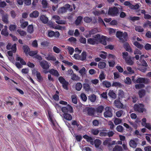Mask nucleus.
Returning <instances> with one entry per match:
<instances>
[{
	"instance_id": "57",
	"label": "nucleus",
	"mask_w": 151,
	"mask_h": 151,
	"mask_svg": "<svg viewBox=\"0 0 151 151\" xmlns=\"http://www.w3.org/2000/svg\"><path fill=\"white\" fill-rule=\"evenodd\" d=\"M83 19V17L81 16L78 17L76 21V24L77 25L79 24L81 22Z\"/></svg>"
},
{
	"instance_id": "19",
	"label": "nucleus",
	"mask_w": 151,
	"mask_h": 151,
	"mask_svg": "<svg viewBox=\"0 0 151 151\" xmlns=\"http://www.w3.org/2000/svg\"><path fill=\"white\" fill-rule=\"evenodd\" d=\"M7 26H5L4 28L1 31V34L5 36H7L9 35V33L7 31Z\"/></svg>"
},
{
	"instance_id": "42",
	"label": "nucleus",
	"mask_w": 151,
	"mask_h": 151,
	"mask_svg": "<svg viewBox=\"0 0 151 151\" xmlns=\"http://www.w3.org/2000/svg\"><path fill=\"white\" fill-rule=\"evenodd\" d=\"M86 52H83L81 53V55L80 56V60H85L86 58Z\"/></svg>"
},
{
	"instance_id": "39",
	"label": "nucleus",
	"mask_w": 151,
	"mask_h": 151,
	"mask_svg": "<svg viewBox=\"0 0 151 151\" xmlns=\"http://www.w3.org/2000/svg\"><path fill=\"white\" fill-rule=\"evenodd\" d=\"M17 32L21 36H24L27 34L26 32L21 29H18L17 30Z\"/></svg>"
},
{
	"instance_id": "49",
	"label": "nucleus",
	"mask_w": 151,
	"mask_h": 151,
	"mask_svg": "<svg viewBox=\"0 0 151 151\" xmlns=\"http://www.w3.org/2000/svg\"><path fill=\"white\" fill-rule=\"evenodd\" d=\"M33 25H29L27 28V32L30 33H32L33 32Z\"/></svg>"
},
{
	"instance_id": "9",
	"label": "nucleus",
	"mask_w": 151,
	"mask_h": 151,
	"mask_svg": "<svg viewBox=\"0 0 151 151\" xmlns=\"http://www.w3.org/2000/svg\"><path fill=\"white\" fill-rule=\"evenodd\" d=\"M118 9L115 7L109 8L108 12V14L112 16H117L119 13Z\"/></svg>"
},
{
	"instance_id": "15",
	"label": "nucleus",
	"mask_w": 151,
	"mask_h": 151,
	"mask_svg": "<svg viewBox=\"0 0 151 151\" xmlns=\"http://www.w3.org/2000/svg\"><path fill=\"white\" fill-rule=\"evenodd\" d=\"M52 18L56 20V22L59 24H65V22L63 20H60V17L57 15H54L52 17Z\"/></svg>"
},
{
	"instance_id": "37",
	"label": "nucleus",
	"mask_w": 151,
	"mask_h": 151,
	"mask_svg": "<svg viewBox=\"0 0 151 151\" xmlns=\"http://www.w3.org/2000/svg\"><path fill=\"white\" fill-rule=\"evenodd\" d=\"M106 65L105 63L104 62H100L98 64V67L100 69L104 68Z\"/></svg>"
},
{
	"instance_id": "2",
	"label": "nucleus",
	"mask_w": 151,
	"mask_h": 151,
	"mask_svg": "<svg viewBox=\"0 0 151 151\" xmlns=\"http://www.w3.org/2000/svg\"><path fill=\"white\" fill-rule=\"evenodd\" d=\"M83 137L86 139L87 141L90 142L91 145L94 144L95 147H98L101 143V141L99 139H96L93 142L92 138L87 135H84L83 136Z\"/></svg>"
},
{
	"instance_id": "47",
	"label": "nucleus",
	"mask_w": 151,
	"mask_h": 151,
	"mask_svg": "<svg viewBox=\"0 0 151 151\" xmlns=\"http://www.w3.org/2000/svg\"><path fill=\"white\" fill-rule=\"evenodd\" d=\"M99 78L101 81L104 79L105 78V75L103 71H101L99 76Z\"/></svg>"
},
{
	"instance_id": "36",
	"label": "nucleus",
	"mask_w": 151,
	"mask_h": 151,
	"mask_svg": "<svg viewBox=\"0 0 151 151\" xmlns=\"http://www.w3.org/2000/svg\"><path fill=\"white\" fill-rule=\"evenodd\" d=\"M122 148L119 145L116 146L111 151H122Z\"/></svg>"
},
{
	"instance_id": "14",
	"label": "nucleus",
	"mask_w": 151,
	"mask_h": 151,
	"mask_svg": "<svg viewBox=\"0 0 151 151\" xmlns=\"http://www.w3.org/2000/svg\"><path fill=\"white\" fill-rule=\"evenodd\" d=\"M100 31V29H99L97 28H95L90 31L89 32V34L85 35V36L86 37H91L92 35Z\"/></svg>"
},
{
	"instance_id": "12",
	"label": "nucleus",
	"mask_w": 151,
	"mask_h": 151,
	"mask_svg": "<svg viewBox=\"0 0 151 151\" xmlns=\"http://www.w3.org/2000/svg\"><path fill=\"white\" fill-rule=\"evenodd\" d=\"M70 5L68 4H65L64 6L60 8L58 10V13L59 14H60L65 13L67 10L70 8Z\"/></svg>"
},
{
	"instance_id": "8",
	"label": "nucleus",
	"mask_w": 151,
	"mask_h": 151,
	"mask_svg": "<svg viewBox=\"0 0 151 151\" xmlns=\"http://www.w3.org/2000/svg\"><path fill=\"white\" fill-rule=\"evenodd\" d=\"M134 108L135 111L140 112H143L146 111L144 105L142 104H135Z\"/></svg>"
},
{
	"instance_id": "17",
	"label": "nucleus",
	"mask_w": 151,
	"mask_h": 151,
	"mask_svg": "<svg viewBox=\"0 0 151 151\" xmlns=\"http://www.w3.org/2000/svg\"><path fill=\"white\" fill-rule=\"evenodd\" d=\"M32 74L36 76L38 80L40 81L42 80V78L41 76L40 73L35 70H34L32 71Z\"/></svg>"
},
{
	"instance_id": "24",
	"label": "nucleus",
	"mask_w": 151,
	"mask_h": 151,
	"mask_svg": "<svg viewBox=\"0 0 151 151\" xmlns=\"http://www.w3.org/2000/svg\"><path fill=\"white\" fill-rule=\"evenodd\" d=\"M129 144L130 146L133 148H135L137 145V142L135 140L131 139L129 142Z\"/></svg>"
},
{
	"instance_id": "1",
	"label": "nucleus",
	"mask_w": 151,
	"mask_h": 151,
	"mask_svg": "<svg viewBox=\"0 0 151 151\" xmlns=\"http://www.w3.org/2000/svg\"><path fill=\"white\" fill-rule=\"evenodd\" d=\"M149 79L144 77H138L135 81V83H138L135 85L136 89H138L144 88L145 86L144 84H147L150 83Z\"/></svg>"
},
{
	"instance_id": "55",
	"label": "nucleus",
	"mask_w": 151,
	"mask_h": 151,
	"mask_svg": "<svg viewBox=\"0 0 151 151\" xmlns=\"http://www.w3.org/2000/svg\"><path fill=\"white\" fill-rule=\"evenodd\" d=\"M116 144V141H113L111 142V143H109V145L108 146L109 150H111L112 148V145H115Z\"/></svg>"
},
{
	"instance_id": "54",
	"label": "nucleus",
	"mask_w": 151,
	"mask_h": 151,
	"mask_svg": "<svg viewBox=\"0 0 151 151\" xmlns=\"http://www.w3.org/2000/svg\"><path fill=\"white\" fill-rule=\"evenodd\" d=\"M149 26V27L151 28V22L149 21H147L144 24L143 27H146Z\"/></svg>"
},
{
	"instance_id": "56",
	"label": "nucleus",
	"mask_w": 151,
	"mask_h": 151,
	"mask_svg": "<svg viewBox=\"0 0 151 151\" xmlns=\"http://www.w3.org/2000/svg\"><path fill=\"white\" fill-rule=\"evenodd\" d=\"M95 112H96L92 108L89 109L88 110V114L89 115H93Z\"/></svg>"
},
{
	"instance_id": "53",
	"label": "nucleus",
	"mask_w": 151,
	"mask_h": 151,
	"mask_svg": "<svg viewBox=\"0 0 151 151\" xmlns=\"http://www.w3.org/2000/svg\"><path fill=\"white\" fill-rule=\"evenodd\" d=\"M125 62L127 63L129 65H132L134 63L133 61L131 60L130 57H129Z\"/></svg>"
},
{
	"instance_id": "21",
	"label": "nucleus",
	"mask_w": 151,
	"mask_h": 151,
	"mask_svg": "<svg viewBox=\"0 0 151 151\" xmlns=\"http://www.w3.org/2000/svg\"><path fill=\"white\" fill-rule=\"evenodd\" d=\"M40 19L41 21L44 24H46L48 21V19L45 15H42L40 16Z\"/></svg>"
},
{
	"instance_id": "63",
	"label": "nucleus",
	"mask_w": 151,
	"mask_h": 151,
	"mask_svg": "<svg viewBox=\"0 0 151 151\" xmlns=\"http://www.w3.org/2000/svg\"><path fill=\"white\" fill-rule=\"evenodd\" d=\"M38 53V51L37 50H35L33 51H29L28 55L30 56H33L36 54Z\"/></svg>"
},
{
	"instance_id": "26",
	"label": "nucleus",
	"mask_w": 151,
	"mask_h": 151,
	"mask_svg": "<svg viewBox=\"0 0 151 151\" xmlns=\"http://www.w3.org/2000/svg\"><path fill=\"white\" fill-rule=\"evenodd\" d=\"M133 44L137 48L141 50L143 48V45L140 44L137 41H132Z\"/></svg>"
},
{
	"instance_id": "7",
	"label": "nucleus",
	"mask_w": 151,
	"mask_h": 151,
	"mask_svg": "<svg viewBox=\"0 0 151 151\" xmlns=\"http://www.w3.org/2000/svg\"><path fill=\"white\" fill-rule=\"evenodd\" d=\"M40 53L45 57V58L46 60L48 61H55L56 60L55 57L52 55L51 53H49L47 54L46 53L42 51H41Z\"/></svg>"
},
{
	"instance_id": "62",
	"label": "nucleus",
	"mask_w": 151,
	"mask_h": 151,
	"mask_svg": "<svg viewBox=\"0 0 151 151\" xmlns=\"http://www.w3.org/2000/svg\"><path fill=\"white\" fill-rule=\"evenodd\" d=\"M139 4H137L134 5L132 4L130 9H138L140 7Z\"/></svg>"
},
{
	"instance_id": "32",
	"label": "nucleus",
	"mask_w": 151,
	"mask_h": 151,
	"mask_svg": "<svg viewBox=\"0 0 151 151\" xmlns=\"http://www.w3.org/2000/svg\"><path fill=\"white\" fill-rule=\"evenodd\" d=\"M79 73L82 76H83L86 75V71L85 68L84 67H83L79 71Z\"/></svg>"
},
{
	"instance_id": "6",
	"label": "nucleus",
	"mask_w": 151,
	"mask_h": 151,
	"mask_svg": "<svg viewBox=\"0 0 151 151\" xmlns=\"http://www.w3.org/2000/svg\"><path fill=\"white\" fill-rule=\"evenodd\" d=\"M16 60L17 61H19L21 64L19 62H16L15 65L18 68H20L22 67V65H26V63L22 58L19 56L17 55H16Z\"/></svg>"
},
{
	"instance_id": "11",
	"label": "nucleus",
	"mask_w": 151,
	"mask_h": 151,
	"mask_svg": "<svg viewBox=\"0 0 151 151\" xmlns=\"http://www.w3.org/2000/svg\"><path fill=\"white\" fill-rule=\"evenodd\" d=\"M40 65L44 70L48 69L50 65V63L46 60H43L40 62Z\"/></svg>"
},
{
	"instance_id": "13",
	"label": "nucleus",
	"mask_w": 151,
	"mask_h": 151,
	"mask_svg": "<svg viewBox=\"0 0 151 151\" xmlns=\"http://www.w3.org/2000/svg\"><path fill=\"white\" fill-rule=\"evenodd\" d=\"M105 111L104 113V116L105 117H111L112 116V114L111 112V109L108 107L106 108L105 109Z\"/></svg>"
},
{
	"instance_id": "23",
	"label": "nucleus",
	"mask_w": 151,
	"mask_h": 151,
	"mask_svg": "<svg viewBox=\"0 0 151 151\" xmlns=\"http://www.w3.org/2000/svg\"><path fill=\"white\" fill-rule=\"evenodd\" d=\"M20 22L21 24V26L22 28L26 27L28 25V22L27 21H24L23 19H21L20 20Z\"/></svg>"
},
{
	"instance_id": "52",
	"label": "nucleus",
	"mask_w": 151,
	"mask_h": 151,
	"mask_svg": "<svg viewBox=\"0 0 151 151\" xmlns=\"http://www.w3.org/2000/svg\"><path fill=\"white\" fill-rule=\"evenodd\" d=\"M52 49L53 51L56 53H59L61 51L59 48L55 46H54Z\"/></svg>"
},
{
	"instance_id": "28",
	"label": "nucleus",
	"mask_w": 151,
	"mask_h": 151,
	"mask_svg": "<svg viewBox=\"0 0 151 151\" xmlns=\"http://www.w3.org/2000/svg\"><path fill=\"white\" fill-rule=\"evenodd\" d=\"M23 49L24 51V52L25 53V55L28 56V53L30 51V49L29 47L27 45H25L23 46Z\"/></svg>"
},
{
	"instance_id": "20",
	"label": "nucleus",
	"mask_w": 151,
	"mask_h": 151,
	"mask_svg": "<svg viewBox=\"0 0 151 151\" xmlns=\"http://www.w3.org/2000/svg\"><path fill=\"white\" fill-rule=\"evenodd\" d=\"M49 73L52 75L56 76L58 77L60 76L59 73L56 70L54 69H51L49 70Z\"/></svg>"
},
{
	"instance_id": "3",
	"label": "nucleus",
	"mask_w": 151,
	"mask_h": 151,
	"mask_svg": "<svg viewBox=\"0 0 151 151\" xmlns=\"http://www.w3.org/2000/svg\"><path fill=\"white\" fill-rule=\"evenodd\" d=\"M100 35L97 34L93 36V37L88 38L87 40V43L91 45H95L99 44L100 41Z\"/></svg>"
},
{
	"instance_id": "58",
	"label": "nucleus",
	"mask_w": 151,
	"mask_h": 151,
	"mask_svg": "<svg viewBox=\"0 0 151 151\" xmlns=\"http://www.w3.org/2000/svg\"><path fill=\"white\" fill-rule=\"evenodd\" d=\"M89 99L91 102H94L96 99V97L95 95H90L89 97Z\"/></svg>"
},
{
	"instance_id": "10",
	"label": "nucleus",
	"mask_w": 151,
	"mask_h": 151,
	"mask_svg": "<svg viewBox=\"0 0 151 151\" xmlns=\"http://www.w3.org/2000/svg\"><path fill=\"white\" fill-rule=\"evenodd\" d=\"M58 81L62 84L63 87L65 89L67 90L68 83L66 81L64 78L62 76H60L58 78Z\"/></svg>"
},
{
	"instance_id": "35",
	"label": "nucleus",
	"mask_w": 151,
	"mask_h": 151,
	"mask_svg": "<svg viewBox=\"0 0 151 151\" xmlns=\"http://www.w3.org/2000/svg\"><path fill=\"white\" fill-rule=\"evenodd\" d=\"M114 104L115 106L118 108H121L122 107V104L118 100H115Z\"/></svg>"
},
{
	"instance_id": "27",
	"label": "nucleus",
	"mask_w": 151,
	"mask_h": 151,
	"mask_svg": "<svg viewBox=\"0 0 151 151\" xmlns=\"http://www.w3.org/2000/svg\"><path fill=\"white\" fill-rule=\"evenodd\" d=\"M72 124L75 127H77L79 129L82 128V127L80 124L79 123L75 120H73L72 122Z\"/></svg>"
},
{
	"instance_id": "33",
	"label": "nucleus",
	"mask_w": 151,
	"mask_h": 151,
	"mask_svg": "<svg viewBox=\"0 0 151 151\" xmlns=\"http://www.w3.org/2000/svg\"><path fill=\"white\" fill-rule=\"evenodd\" d=\"M124 47L126 49V51L131 52H132V49L130 47L128 44L127 42H126L124 44Z\"/></svg>"
},
{
	"instance_id": "29",
	"label": "nucleus",
	"mask_w": 151,
	"mask_h": 151,
	"mask_svg": "<svg viewBox=\"0 0 151 151\" xmlns=\"http://www.w3.org/2000/svg\"><path fill=\"white\" fill-rule=\"evenodd\" d=\"M2 20L6 24L8 23L9 22L8 19V15L7 14H5L2 16Z\"/></svg>"
},
{
	"instance_id": "16",
	"label": "nucleus",
	"mask_w": 151,
	"mask_h": 151,
	"mask_svg": "<svg viewBox=\"0 0 151 151\" xmlns=\"http://www.w3.org/2000/svg\"><path fill=\"white\" fill-rule=\"evenodd\" d=\"M16 46L17 45L16 44H14L12 46L11 43H8L6 46V48L8 50L12 49L13 53H15L17 50Z\"/></svg>"
},
{
	"instance_id": "51",
	"label": "nucleus",
	"mask_w": 151,
	"mask_h": 151,
	"mask_svg": "<svg viewBox=\"0 0 151 151\" xmlns=\"http://www.w3.org/2000/svg\"><path fill=\"white\" fill-rule=\"evenodd\" d=\"M137 64L139 65V66H140V65L141 66H144L145 67L147 66L148 65L146 62L145 61H142L141 63L138 62L137 61Z\"/></svg>"
},
{
	"instance_id": "46",
	"label": "nucleus",
	"mask_w": 151,
	"mask_h": 151,
	"mask_svg": "<svg viewBox=\"0 0 151 151\" xmlns=\"http://www.w3.org/2000/svg\"><path fill=\"white\" fill-rule=\"evenodd\" d=\"M130 56H128V53L127 52H124L122 53V57L125 61L127 60Z\"/></svg>"
},
{
	"instance_id": "59",
	"label": "nucleus",
	"mask_w": 151,
	"mask_h": 151,
	"mask_svg": "<svg viewBox=\"0 0 151 151\" xmlns=\"http://www.w3.org/2000/svg\"><path fill=\"white\" fill-rule=\"evenodd\" d=\"M135 30L139 32H142L144 31L143 29L140 26H137L135 27Z\"/></svg>"
},
{
	"instance_id": "41",
	"label": "nucleus",
	"mask_w": 151,
	"mask_h": 151,
	"mask_svg": "<svg viewBox=\"0 0 151 151\" xmlns=\"http://www.w3.org/2000/svg\"><path fill=\"white\" fill-rule=\"evenodd\" d=\"M106 12L107 10L106 11V12H105L104 10H102L101 12H99L98 11L96 10L93 12V13L95 15L98 16L101 14H105L106 13Z\"/></svg>"
},
{
	"instance_id": "43",
	"label": "nucleus",
	"mask_w": 151,
	"mask_h": 151,
	"mask_svg": "<svg viewBox=\"0 0 151 151\" xmlns=\"http://www.w3.org/2000/svg\"><path fill=\"white\" fill-rule=\"evenodd\" d=\"M107 29L109 32V35H113L115 34L116 30L111 28H107Z\"/></svg>"
},
{
	"instance_id": "34",
	"label": "nucleus",
	"mask_w": 151,
	"mask_h": 151,
	"mask_svg": "<svg viewBox=\"0 0 151 151\" xmlns=\"http://www.w3.org/2000/svg\"><path fill=\"white\" fill-rule=\"evenodd\" d=\"M83 88L86 91H91L90 85L88 83H84L83 84Z\"/></svg>"
},
{
	"instance_id": "44",
	"label": "nucleus",
	"mask_w": 151,
	"mask_h": 151,
	"mask_svg": "<svg viewBox=\"0 0 151 151\" xmlns=\"http://www.w3.org/2000/svg\"><path fill=\"white\" fill-rule=\"evenodd\" d=\"M82 88V85L80 83H77L76 85V89L78 91H80Z\"/></svg>"
},
{
	"instance_id": "5",
	"label": "nucleus",
	"mask_w": 151,
	"mask_h": 151,
	"mask_svg": "<svg viewBox=\"0 0 151 151\" xmlns=\"http://www.w3.org/2000/svg\"><path fill=\"white\" fill-rule=\"evenodd\" d=\"M49 120L51 122L53 128L54 129H57L59 128V126L54 118L53 114L51 112H48Z\"/></svg>"
},
{
	"instance_id": "48",
	"label": "nucleus",
	"mask_w": 151,
	"mask_h": 151,
	"mask_svg": "<svg viewBox=\"0 0 151 151\" xmlns=\"http://www.w3.org/2000/svg\"><path fill=\"white\" fill-rule=\"evenodd\" d=\"M17 26L14 24H10L9 26V29L10 31H14L15 30Z\"/></svg>"
},
{
	"instance_id": "61",
	"label": "nucleus",
	"mask_w": 151,
	"mask_h": 151,
	"mask_svg": "<svg viewBox=\"0 0 151 151\" xmlns=\"http://www.w3.org/2000/svg\"><path fill=\"white\" fill-rule=\"evenodd\" d=\"M71 98L74 104H76L77 103V100L76 96L74 95H72Z\"/></svg>"
},
{
	"instance_id": "4",
	"label": "nucleus",
	"mask_w": 151,
	"mask_h": 151,
	"mask_svg": "<svg viewBox=\"0 0 151 151\" xmlns=\"http://www.w3.org/2000/svg\"><path fill=\"white\" fill-rule=\"evenodd\" d=\"M116 35L121 42H123L127 40V34L126 32L123 33L121 31H117Z\"/></svg>"
},
{
	"instance_id": "25",
	"label": "nucleus",
	"mask_w": 151,
	"mask_h": 151,
	"mask_svg": "<svg viewBox=\"0 0 151 151\" xmlns=\"http://www.w3.org/2000/svg\"><path fill=\"white\" fill-rule=\"evenodd\" d=\"M50 26L54 28L61 30H63L65 29V27H62L59 25H58L57 24L53 25V24H51L50 25Z\"/></svg>"
},
{
	"instance_id": "18",
	"label": "nucleus",
	"mask_w": 151,
	"mask_h": 151,
	"mask_svg": "<svg viewBox=\"0 0 151 151\" xmlns=\"http://www.w3.org/2000/svg\"><path fill=\"white\" fill-rule=\"evenodd\" d=\"M107 38L105 36L103 35L101 36L100 35V38L99 39V43H101L104 45H106V40H107Z\"/></svg>"
},
{
	"instance_id": "40",
	"label": "nucleus",
	"mask_w": 151,
	"mask_h": 151,
	"mask_svg": "<svg viewBox=\"0 0 151 151\" xmlns=\"http://www.w3.org/2000/svg\"><path fill=\"white\" fill-rule=\"evenodd\" d=\"M104 109L102 106H100L97 108L95 110V112L98 113H101Z\"/></svg>"
},
{
	"instance_id": "30",
	"label": "nucleus",
	"mask_w": 151,
	"mask_h": 151,
	"mask_svg": "<svg viewBox=\"0 0 151 151\" xmlns=\"http://www.w3.org/2000/svg\"><path fill=\"white\" fill-rule=\"evenodd\" d=\"M64 118L68 120H71L72 119V116L71 115L68 114L64 113L63 114Z\"/></svg>"
},
{
	"instance_id": "38",
	"label": "nucleus",
	"mask_w": 151,
	"mask_h": 151,
	"mask_svg": "<svg viewBox=\"0 0 151 151\" xmlns=\"http://www.w3.org/2000/svg\"><path fill=\"white\" fill-rule=\"evenodd\" d=\"M102 84L106 88H109L111 86V83L109 81H105L103 82Z\"/></svg>"
},
{
	"instance_id": "22",
	"label": "nucleus",
	"mask_w": 151,
	"mask_h": 151,
	"mask_svg": "<svg viewBox=\"0 0 151 151\" xmlns=\"http://www.w3.org/2000/svg\"><path fill=\"white\" fill-rule=\"evenodd\" d=\"M39 15V13L37 11H34L29 14V17L32 18H35L37 17Z\"/></svg>"
},
{
	"instance_id": "64",
	"label": "nucleus",
	"mask_w": 151,
	"mask_h": 151,
	"mask_svg": "<svg viewBox=\"0 0 151 151\" xmlns=\"http://www.w3.org/2000/svg\"><path fill=\"white\" fill-rule=\"evenodd\" d=\"M83 19L84 21L86 23H89L92 21L91 19L88 17H84Z\"/></svg>"
},
{
	"instance_id": "45",
	"label": "nucleus",
	"mask_w": 151,
	"mask_h": 151,
	"mask_svg": "<svg viewBox=\"0 0 151 151\" xmlns=\"http://www.w3.org/2000/svg\"><path fill=\"white\" fill-rule=\"evenodd\" d=\"M66 48L68 50L69 54L70 55H72L74 52L73 48L72 47L67 46L66 47Z\"/></svg>"
},
{
	"instance_id": "50",
	"label": "nucleus",
	"mask_w": 151,
	"mask_h": 151,
	"mask_svg": "<svg viewBox=\"0 0 151 151\" xmlns=\"http://www.w3.org/2000/svg\"><path fill=\"white\" fill-rule=\"evenodd\" d=\"M114 123L116 125L121 124L122 122V120L118 118H115L114 120Z\"/></svg>"
},
{
	"instance_id": "31",
	"label": "nucleus",
	"mask_w": 151,
	"mask_h": 151,
	"mask_svg": "<svg viewBox=\"0 0 151 151\" xmlns=\"http://www.w3.org/2000/svg\"><path fill=\"white\" fill-rule=\"evenodd\" d=\"M101 53L99 55V56L102 58L104 59L106 58L108 56V54L107 52L104 51L101 52Z\"/></svg>"
},
{
	"instance_id": "60",
	"label": "nucleus",
	"mask_w": 151,
	"mask_h": 151,
	"mask_svg": "<svg viewBox=\"0 0 151 151\" xmlns=\"http://www.w3.org/2000/svg\"><path fill=\"white\" fill-rule=\"evenodd\" d=\"M91 133L94 135H96L99 132V130L97 129H93L91 130Z\"/></svg>"
}]
</instances>
